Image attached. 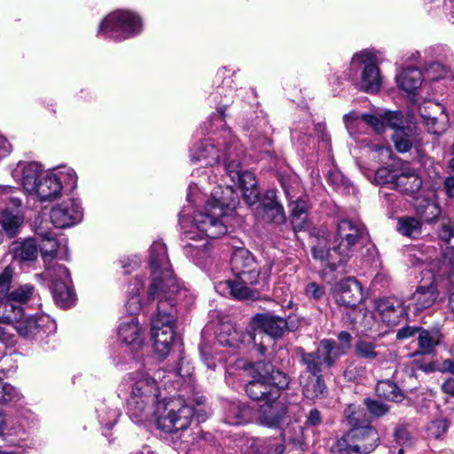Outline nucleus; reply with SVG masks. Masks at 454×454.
Returning <instances> with one entry per match:
<instances>
[{
    "label": "nucleus",
    "instance_id": "obj_37",
    "mask_svg": "<svg viewBox=\"0 0 454 454\" xmlns=\"http://www.w3.org/2000/svg\"><path fill=\"white\" fill-rule=\"evenodd\" d=\"M12 253L20 261H34L38 255V245L34 239H27L21 243L13 245Z\"/></svg>",
    "mask_w": 454,
    "mask_h": 454
},
{
    "label": "nucleus",
    "instance_id": "obj_30",
    "mask_svg": "<svg viewBox=\"0 0 454 454\" xmlns=\"http://www.w3.org/2000/svg\"><path fill=\"white\" fill-rule=\"evenodd\" d=\"M35 235L40 239L38 247H40L44 265L51 263L52 260L57 256L59 248V242L55 233L40 225L35 228Z\"/></svg>",
    "mask_w": 454,
    "mask_h": 454
},
{
    "label": "nucleus",
    "instance_id": "obj_18",
    "mask_svg": "<svg viewBox=\"0 0 454 454\" xmlns=\"http://www.w3.org/2000/svg\"><path fill=\"white\" fill-rule=\"evenodd\" d=\"M344 354V348L338 347L334 340H323L315 353H308L302 356V361L307 365L310 373L318 374L322 367H331L334 362Z\"/></svg>",
    "mask_w": 454,
    "mask_h": 454
},
{
    "label": "nucleus",
    "instance_id": "obj_22",
    "mask_svg": "<svg viewBox=\"0 0 454 454\" xmlns=\"http://www.w3.org/2000/svg\"><path fill=\"white\" fill-rule=\"evenodd\" d=\"M333 294L336 302L345 307L353 308L363 300L362 286L354 278L337 282L333 288Z\"/></svg>",
    "mask_w": 454,
    "mask_h": 454
},
{
    "label": "nucleus",
    "instance_id": "obj_56",
    "mask_svg": "<svg viewBox=\"0 0 454 454\" xmlns=\"http://www.w3.org/2000/svg\"><path fill=\"white\" fill-rule=\"evenodd\" d=\"M358 121L359 115L356 112H350L344 116V122L350 135L355 133Z\"/></svg>",
    "mask_w": 454,
    "mask_h": 454
},
{
    "label": "nucleus",
    "instance_id": "obj_42",
    "mask_svg": "<svg viewBox=\"0 0 454 454\" xmlns=\"http://www.w3.org/2000/svg\"><path fill=\"white\" fill-rule=\"evenodd\" d=\"M397 229L402 235L415 238L421 232V223L414 217H403L398 220Z\"/></svg>",
    "mask_w": 454,
    "mask_h": 454
},
{
    "label": "nucleus",
    "instance_id": "obj_15",
    "mask_svg": "<svg viewBox=\"0 0 454 454\" xmlns=\"http://www.w3.org/2000/svg\"><path fill=\"white\" fill-rule=\"evenodd\" d=\"M352 66L362 70L358 87L367 93H375L380 90L382 77L377 66L375 54L364 50L354 55Z\"/></svg>",
    "mask_w": 454,
    "mask_h": 454
},
{
    "label": "nucleus",
    "instance_id": "obj_31",
    "mask_svg": "<svg viewBox=\"0 0 454 454\" xmlns=\"http://www.w3.org/2000/svg\"><path fill=\"white\" fill-rule=\"evenodd\" d=\"M300 383L306 398L316 400L325 396L326 387L319 373L314 376V373L306 370L300 377Z\"/></svg>",
    "mask_w": 454,
    "mask_h": 454
},
{
    "label": "nucleus",
    "instance_id": "obj_33",
    "mask_svg": "<svg viewBox=\"0 0 454 454\" xmlns=\"http://www.w3.org/2000/svg\"><path fill=\"white\" fill-rule=\"evenodd\" d=\"M436 285L432 282L428 286H418L412 295L413 305L417 311H422L431 307L438 298Z\"/></svg>",
    "mask_w": 454,
    "mask_h": 454
},
{
    "label": "nucleus",
    "instance_id": "obj_46",
    "mask_svg": "<svg viewBox=\"0 0 454 454\" xmlns=\"http://www.w3.org/2000/svg\"><path fill=\"white\" fill-rule=\"evenodd\" d=\"M356 348L359 356L370 360L375 359L380 354L375 350V344L369 340H361L357 341Z\"/></svg>",
    "mask_w": 454,
    "mask_h": 454
},
{
    "label": "nucleus",
    "instance_id": "obj_17",
    "mask_svg": "<svg viewBox=\"0 0 454 454\" xmlns=\"http://www.w3.org/2000/svg\"><path fill=\"white\" fill-rule=\"evenodd\" d=\"M226 174L241 189L244 200L248 205L254 204L259 199V189L255 176L252 172L242 171L239 158L231 159V153H226Z\"/></svg>",
    "mask_w": 454,
    "mask_h": 454
},
{
    "label": "nucleus",
    "instance_id": "obj_1",
    "mask_svg": "<svg viewBox=\"0 0 454 454\" xmlns=\"http://www.w3.org/2000/svg\"><path fill=\"white\" fill-rule=\"evenodd\" d=\"M151 281L148 299L157 300V314L152 319V338L155 352L165 357L170 352L175 340L174 307L177 303L188 304L192 294L185 287H181L176 279L167 254L165 244L155 241L149 250Z\"/></svg>",
    "mask_w": 454,
    "mask_h": 454
},
{
    "label": "nucleus",
    "instance_id": "obj_40",
    "mask_svg": "<svg viewBox=\"0 0 454 454\" xmlns=\"http://www.w3.org/2000/svg\"><path fill=\"white\" fill-rule=\"evenodd\" d=\"M376 392L379 396L393 402H400L403 394L399 387L390 380H381L377 384Z\"/></svg>",
    "mask_w": 454,
    "mask_h": 454
},
{
    "label": "nucleus",
    "instance_id": "obj_32",
    "mask_svg": "<svg viewBox=\"0 0 454 454\" xmlns=\"http://www.w3.org/2000/svg\"><path fill=\"white\" fill-rule=\"evenodd\" d=\"M400 192L407 195H414L416 192L420 193L423 190L422 180L417 173L411 168L403 169L395 179V186Z\"/></svg>",
    "mask_w": 454,
    "mask_h": 454
},
{
    "label": "nucleus",
    "instance_id": "obj_21",
    "mask_svg": "<svg viewBox=\"0 0 454 454\" xmlns=\"http://www.w3.org/2000/svg\"><path fill=\"white\" fill-rule=\"evenodd\" d=\"M118 338L132 353H137L145 342V328L137 317H124L118 326Z\"/></svg>",
    "mask_w": 454,
    "mask_h": 454
},
{
    "label": "nucleus",
    "instance_id": "obj_7",
    "mask_svg": "<svg viewBox=\"0 0 454 454\" xmlns=\"http://www.w3.org/2000/svg\"><path fill=\"white\" fill-rule=\"evenodd\" d=\"M124 384L130 389L127 399L128 414L136 423L150 419L158 403H162L160 391L155 376L148 372L137 371L128 374Z\"/></svg>",
    "mask_w": 454,
    "mask_h": 454
},
{
    "label": "nucleus",
    "instance_id": "obj_57",
    "mask_svg": "<svg viewBox=\"0 0 454 454\" xmlns=\"http://www.w3.org/2000/svg\"><path fill=\"white\" fill-rule=\"evenodd\" d=\"M419 331V328L411 327V326H405L401 328L396 334V338L398 340H405L411 336H413L417 332Z\"/></svg>",
    "mask_w": 454,
    "mask_h": 454
},
{
    "label": "nucleus",
    "instance_id": "obj_10",
    "mask_svg": "<svg viewBox=\"0 0 454 454\" xmlns=\"http://www.w3.org/2000/svg\"><path fill=\"white\" fill-rule=\"evenodd\" d=\"M12 270L5 268L0 274V319H12L14 315L23 314V305L35 296V287L25 284L11 292L8 295Z\"/></svg>",
    "mask_w": 454,
    "mask_h": 454
},
{
    "label": "nucleus",
    "instance_id": "obj_59",
    "mask_svg": "<svg viewBox=\"0 0 454 454\" xmlns=\"http://www.w3.org/2000/svg\"><path fill=\"white\" fill-rule=\"evenodd\" d=\"M14 336L5 327L0 325V341L6 344L12 345L14 342Z\"/></svg>",
    "mask_w": 454,
    "mask_h": 454
},
{
    "label": "nucleus",
    "instance_id": "obj_58",
    "mask_svg": "<svg viewBox=\"0 0 454 454\" xmlns=\"http://www.w3.org/2000/svg\"><path fill=\"white\" fill-rule=\"evenodd\" d=\"M395 438L397 443L404 444L410 439L409 432L403 427H398L395 432Z\"/></svg>",
    "mask_w": 454,
    "mask_h": 454
},
{
    "label": "nucleus",
    "instance_id": "obj_25",
    "mask_svg": "<svg viewBox=\"0 0 454 454\" xmlns=\"http://www.w3.org/2000/svg\"><path fill=\"white\" fill-rule=\"evenodd\" d=\"M414 207L417 214L426 222L431 223L441 214L440 207L436 201V192L431 189H423L415 197Z\"/></svg>",
    "mask_w": 454,
    "mask_h": 454
},
{
    "label": "nucleus",
    "instance_id": "obj_4",
    "mask_svg": "<svg viewBox=\"0 0 454 454\" xmlns=\"http://www.w3.org/2000/svg\"><path fill=\"white\" fill-rule=\"evenodd\" d=\"M231 153V159L239 158L241 150L238 139L231 131H225L221 140L215 141L212 138L201 140L191 149V159L193 162L205 166V169L198 168L193 170L192 176L199 178L198 183L192 182L188 188L187 200L194 201L198 193L207 196L206 184L215 182V175L212 176L215 166L223 160L226 167V153Z\"/></svg>",
    "mask_w": 454,
    "mask_h": 454
},
{
    "label": "nucleus",
    "instance_id": "obj_26",
    "mask_svg": "<svg viewBox=\"0 0 454 454\" xmlns=\"http://www.w3.org/2000/svg\"><path fill=\"white\" fill-rule=\"evenodd\" d=\"M236 445L243 454H283L285 451L283 444L252 437H240Z\"/></svg>",
    "mask_w": 454,
    "mask_h": 454
},
{
    "label": "nucleus",
    "instance_id": "obj_38",
    "mask_svg": "<svg viewBox=\"0 0 454 454\" xmlns=\"http://www.w3.org/2000/svg\"><path fill=\"white\" fill-rule=\"evenodd\" d=\"M208 241L201 244L187 243L184 247V254L192 260L195 264L201 265L209 256Z\"/></svg>",
    "mask_w": 454,
    "mask_h": 454
},
{
    "label": "nucleus",
    "instance_id": "obj_28",
    "mask_svg": "<svg viewBox=\"0 0 454 454\" xmlns=\"http://www.w3.org/2000/svg\"><path fill=\"white\" fill-rule=\"evenodd\" d=\"M247 332L238 331L236 326L231 322H223L220 324L217 333V341L230 348H239L252 343L247 337Z\"/></svg>",
    "mask_w": 454,
    "mask_h": 454
},
{
    "label": "nucleus",
    "instance_id": "obj_3",
    "mask_svg": "<svg viewBox=\"0 0 454 454\" xmlns=\"http://www.w3.org/2000/svg\"><path fill=\"white\" fill-rule=\"evenodd\" d=\"M288 384V377L275 370L272 364L264 362L254 364L252 380L246 386V392L251 399L264 402L260 408L262 424L270 427L279 426L286 412L285 403L279 399L280 389Z\"/></svg>",
    "mask_w": 454,
    "mask_h": 454
},
{
    "label": "nucleus",
    "instance_id": "obj_29",
    "mask_svg": "<svg viewBox=\"0 0 454 454\" xmlns=\"http://www.w3.org/2000/svg\"><path fill=\"white\" fill-rule=\"evenodd\" d=\"M43 317L14 315L12 319H0V322L12 325L20 336L30 339L34 338L40 332Z\"/></svg>",
    "mask_w": 454,
    "mask_h": 454
},
{
    "label": "nucleus",
    "instance_id": "obj_52",
    "mask_svg": "<svg viewBox=\"0 0 454 454\" xmlns=\"http://www.w3.org/2000/svg\"><path fill=\"white\" fill-rule=\"evenodd\" d=\"M304 294L309 299L318 301L323 298L325 294V288L323 286L318 285L316 282H309L305 286Z\"/></svg>",
    "mask_w": 454,
    "mask_h": 454
},
{
    "label": "nucleus",
    "instance_id": "obj_9",
    "mask_svg": "<svg viewBox=\"0 0 454 454\" xmlns=\"http://www.w3.org/2000/svg\"><path fill=\"white\" fill-rule=\"evenodd\" d=\"M195 414L194 408L181 398H173L158 403L153 417L158 427L166 433H175L186 429Z\"/></svg>",
    "mask_w": 454,
    "mask_h": 454
},
{
    "label": "nucleus",
    "instance_id": "obj_6",
    "mask_svg": "<svg viewBox=\"0 0 454 454\" xmlns=\"http://www.w3.org/2000/svg\"><path fill=\"white\" fill-rule=\"evenodd\" d=\"M366 235L365 228L360 223L342 220L337 224L333 247L328 248L325 239H318L312 250L313 256L331 270H334L352 256L356 247Z\"/></svg>",
    "mask_w": 454,
    "mask_h": 454
},
{
    "label": "nucleus",
    "instance_id": "obj_43",
    "mask_svg": "<svg viewBox=\"0 0 454 454\" xmlns=\"http://www.w3.org/2000/svg\"><path fill=\"white\" fill-rule=\"evenodd\" d=\"M439 343L438 333H430L427 331H421L418 338V344L423 354H429Z\"/></svg>",
    "mask_w": 454,
    "mask_h": 454
},
{
    "label": "nucleus",
    "instance_id": "obj_23",
    "mask_svg": "<svg viewBox=\"0 0 454 454\" xmlns=\"http://www.w3.org/2000/svg\"><path fill=\"white\" fill-rule=\"evenodd\" d=\"M43 171L42 166L35 161H20L12 171V176L30 195L35 189L37 180H40Z\"/></svg>",
    "mask_w": 454,
    "mask_h": 454
},
{
    "label": "nucleus",
    "instance_id": "obj_27",
    "mask_svg": "<svg viewBox=\"0 0 454 454\" xmlns=\"http://www.w3.org/2000/svg\"><path fill=\"white\" fill-rule=\"evenodd\" d=\"M257 215L263 221L280 224L285 222L286 215L282 205L277 201L274 191H269L256 208Z\"/></svg>",
    "mask_w": 454,
    "mask_h": 454
},
{
    "label": "nucleus",
    "instance_id": "obj_62",
    "mask_svg": "<svg viewBox=\"0 0 454 454\" xmlns=\"http://www.w3.org/2000/svg\"><path fill=\"white\" fill-rule=\"evenodd\" d=\"M321 422V416L317 410L314 409L310 411L308 417V423L311 426H317Z\"/></svg>",
    "mask_w": 454,
    "mask_h": 454
},
{
    "label": "nucleus",
    "instance_id": "obj_34",
    "mask_svg": "<svg viewBox=\"0 0 454 454\" xmlns=\"http://www.w3.org/2000/svg\"><path fill=\"white\" fill-rule=\"evenodd\" d=\"M398 86L406 92H413L419 89L425 79L421 71L415 67L403 69L395 77Z\"/></svg>",
    "mask_w": 454,
    "mask_h": 454
},
{
    "label": "nucleus",
    "instance_id": "obj_35",
    "mask_svg": "<svg viewBox=\"0 0 454 454\" xmlns=\"http://www.w3.org/2000/svg\"><path fill=\"white\" fill-rule=\"evenodd\" d=\"M251 416L250 408L241 402H232L225 408V422L238 426L249 421Z\"/></svg>",
    "mask_w": 454,
    "mask_h": 454
},
{
    "label": "nucleus",
    "instance_id": "obj_12",
    "mask_svg": "<svg viewBox=\"0 0 454 454\" xmlns=\"http://www.w3.org/2000/svg\"><path fill=\"white\" fill-rule=\"evenodd\" d=\"M389 128L394 130L392 139L399 153H406L419 143L418 121L414 114H408L404 119L401 114L387 115Z\"/></svg>",
    "mask_w": 454,
    "mask_h": 454
},
{
    "label": "nucleus",
    "instance_id": "obj_48",
    "mask_svg": "<svg viewBox=\"0 0 454 454\" xmlns=\"http://www.w3.org/2000/svg\"><path fill=\"white\" fill-rule=\"evenodd\" d=\"M364 403L369 412L377 418L385 415L389 411V407L380 401L365 399Z\"/></svg>",
    "mask_w": 454,
    "mask_h": 454
},
{
    "label": "nucleus",
    "instance_id": "obj_61",
    "mask_svg": "<svg viewBox=\"0 0 454 454\" xmlns=\"http://www.w3.org/2000/svg\"><path fill=\"white\" fill-rule=\"evenodd\" d=\"M12 145L8 140L0 134V159L11 153Z\"/></svg>",
    "mask_w": 454,
    "mask_h": 454
},
{
    "label": "nucleus",
    "instance_id": "obj_55",
    "mask_svg": "<svg viewBox=\"0 0 454 454\" xmlns=\"http://www.w3.org/2000/svg\"><path fill=\"white\" fill-rule=\"evenodd\" d=\"M439 237L445 241H449L454 237V223L450 221L443 222L439 231Z\"/></svg>",
    "mask_w": 454,
    "mask_h": 454
},
{
    "label": "nucleus",
    "instance_id": "obj_20",
    "mask_svg": "<svg viewBox=\"0 0 454 454\" xmlns=\"http://www.w3.org/2000/svg\"><path fill=\"white\" fill-rule=\"evenodd\" d=\"M418 114L429 133L441 135L449 127V117L443 106L427 101L418 106Z\"/></svg>",
    "mask_w": 454,
    "mask_h": 454
},
{
    "label": "nucleus",
    "instance_id": "obj_11",
    "mask_svg": "<svg viewBox=\"0 0 454 454\" xmlns=\"http://www.w3.org/2000/svg\"><path fill=\"white\" fill-rule=\"evenodd\" d=\"M286 327L287 324L284 318L269 314H260L253 317L247 328V337L262 354L266 350L264 336L267 335L272 339L279 338L283 335Z\"/></svg>",
    "mask_w": 454,
    "mask_h": 454
},
{
    "label": "nucleus",
    "instance_id": "obj_24",
    "mask_svg": "<svg viewBox=\"0 0 454 454\" xmlns=\"http://www.w3.org/2000/svg\"><path fill=\"white\" fill-rule=\"evenodd\" d=\"M63 185L61 179L55 172L43 173L40 180H37L35 189L30 195L35 196L40 201H51L61 196Z\"/></svg>",
    "mask_w": 454,
    "mask_h": 454
},
{
    "label": "nucleus",
    "instance_id": "obj_50",
    "mask_svg": "<svg viewBox=\"0 0 454 454\" xmlns=\"http://www.w3.org/2000/svg\"><path fill=\"white\" fill-rule=\"evenodd\" d=\"M55 174H58L59 177L61 179L62 185L63 183L66 185L70 186V188H74L76 185L77 176L73 168H63L62 169L58 170V172H55Z\"/></svg>",
    "mask_w": 454,
    "mask_h": 454
},
{
    "label": "nucleus",
    "instance_id": "obj_36",
    "mask_svg": "<svg viewBox=\"0 0 454 454\" xmlns=\"http://www.w3.org/2000/svg\"><path fill=\"white\" fill-rule=\"evenodd\" d=\"M23 222L24 216L19 210L4 209L0 214V224L10 237H13L20 232Z\"/></svg>",
    "mask_w": 454,
    "mask_h": 454
},
{
    "label": "nucleus",
    "instance_id": "obj_45",
    "mask_svg": "<svg viewBox=\"0 0 454 454\" xmlns=\"http://www.w3.org/2000/svg\"><path fill=\"white\" fill-rule=\"evenodd\" d=\"M18 190L9 185H0V200L13 207H19L21 200L16 196Z\"/></svg>",
    "mask_w": 454,
    "mask_h": 454
},
{
    "label": "nucleus",
    "instance_id": "obj_54",
    "mask_svg": "<svg viewBox=\"0 0 454 454\" xmlns=\"http://www.w3.org/2000/svg\"><path fill=\"white\" fill-rule=\"evenodd\" d=\"M139 294L140 289L137 287L136 294L131 296L126 303V309L131 314L130 316H134V314L137 313L141 309Z\"/></svg>",
    "mask_w": 454,
    "mask_h": 454
},
{
    "label": "nucleus",
    "instance_id": "obj_13",
    "mask_svg": "<svg viewBox=\"0 0 454 454\" xmlns=\"http://www.w3.org/2000/svg\"><path fill=\"white\" fill-rule=\"evenodd\" d=\"M141 28L138 16L129 11L118 10L109 13L101 21L98 32L122 40L139 33Z\"/></svg>",
    "mask_w": 454,
    "mask_h": 454
},
{
    "label": "nucleus",
    "instance_id": "obj_49",
    "mask_svg": "<svg viewBox=\"0 0 454 454\" xmlns=\"http://www.w3.org/2000/svg\"><path fill=\"white\" fill-rule=\"evenodd\" d=\"M445 67L440 63L430 64L425 71V79L438 80L443 78L446 75Z\"/></svg>",
    "mask_w": 454,
    "mask_h": 454
},
{
    "label": "nucleus",
    "instance_id": "obj_2",
    "mask_svg": "<svg viewBox=\"0 0 454 454\" xmlns=\"http://www.w3.org/2000/svg\"><path fill=\"white\" fill-rule=\"evenodd\" d=\"M237 203V196L231 186H215L210 192L203 211H197L189 217L183 211L179 223L185 239L196 241L218 239L227 232L229 217Z\"/></svg>",
    "mask_w": 454,
    "mask_h": 454
},
{
    "label": "nucleus",
    "instance_id": "obj_19",
    "mask_svg": "<svg viewBox=\"0 0 454 454\" xmlns=\"http://www.w3.org/2000/svg\"><path fill=\"white\" fill-rule=\"evenodd\" d=\"M83 212L80 201L68 199L54 205L50 211V220L59 229L72 227L82 219Z\"/></svg>",
    "mask_w": 454,
    "mask_h": 454
},
{
    "label": "nucleus",
    "instance_id": "obj_16",
    "mask_svg": "<svg viewBox=\"0 0 454 454\" xmlns=\"http://www.w3.org/2000/svg\"><path fill=\"white\" fill-rule=\"evenodd\" d=\"M44 266L43 274L45 278L51 282V291L56 303L61 308L71 306L74 295L70 287L71 278L68 270L59 263H49Z\"/></svg>",
    "mask_w": 454,
    "mask_h": 454
},
{
    "label": "nucleus",
    "instance_id": "obj_64",
    "mask_svg": "<svg viewBox=\"0 0 454 454\" xmlns=\"http://www.w3.org/2000/svg\"><path fill=\"white\" fill-rule=\"evenodd\" d=\"M439 371L442 372H450L454 375V362L450 359L444 360L442 363Z\"/></svg>",
    "mask_w": 454,
    "mask_h": 454
},
{
    "label": "nucleus",
    "instance_id": "obj_51",
    "mask_svg": "<svg viewBox=\"0 0 454 454\" xmlns=\"http://www.w3.org/2000/svg\"><path fill=\"white\" fill-rule=\"evenodd\" d=\"M397 176V174H393L387 168H380L375 173V181L380 185L391 184L395 186V179Z\"/></svg>",
    "mask_w": 454,
    "mask_h": 454
},
{
    "label": "nucleus",
    "instance_id": "obj_8",
    "mask_svg": "<svg viewBox=\"0 0 454 454\" xmlns=\"http://www.w3.org/2000/svg\"><path fill=\"white\" fill-rule=\"evenodd\" d=\"M346 412L352 428L337 440L334 450L369 454L380 442L378 431L369 424L360 421V412L356 411L354 406H349Z\"/></svg>",
    "mask_w": 454,
    "mask_h": 454
},
{
    "label": "nucleus",
    "instance_id": "obj_14",
    "mask_svg": "<svg viewBox=\"0 0 454 454\" xmlns=\"http://www.w3.org/2000/svg\"><path fill=\"white\" fill-rule=\"evenodd\" d=\"M403 309L402 301L396 298L380 299L376 302L375 314L366 312L361 324L367 331L378 332L380 323L375 318L379 317L383 325L392 327L399 324Z\"/></svg>",
    "mask_w": 454,
    "mask_h": 454
},
{
    "label": "nucleus",
    "instance_id": "obj_41",
    "mask_svg": "<svg viewBox=\"0 0 454 454\" xmlns=\"http://www.w3.org/2000/svg\"><path fill=\"white\" fill-rule=\"evenodd\" d=\"M388 114H400L399 112L386 111L383 114L373 115V114H363L361 116L362 121L367 125L371 126L372 129L377 133H382L386 127H389L387 115Z\"/></svg>",
    "mask_w": 454,
    "mask_h": 454
},
{
    "label": "nucleus",
    "instance_id": "obj_5",
    "mask_svg": "<svg viewBox=\"0 0 454 454\" xmlns=\"http://www.w3.org/2000/svg\"><path fill=\"white\" fill-rule=\"evenodd\" d=\"M231 269L235 279H226L215 284L216 292L237 300L256 299L258 294L250 286L259 282L261 267L254 256L246 248L233 251Z\"/></svg>",
    "mask_w": 454,
    "mask_h": 454
},
{
    "label": "nucleus",
    "instance_id": "obj_60",
    "mask_svg": "<svg viewBox=\"0 0 454 454\" xmlns=\"http://www.w3.org/2000/svg\"><path fill=\"white\" fill-rule=\"evenodd\" d=\"M442 391L451 397H454V379L449 378L441 386Z\"/></svg>",
    "mask_w": 454,
    "mask_h": 454
},
{
    "label": "nucleus",
    "instance_id": "obj_44",
    "mask_svg": "<svg viewBox=\"0 0 454 454\" xmlns=\"http://www.w3.org/2000/svg\"><path fill=\"white\" fill-rule=\"evenodd\" d=\"M20 397V393L14 387L0 380V403H16Z\"/></svg>",
    "mask_w": 454,
    "mask_h": 454
},
{
    "label": "nucleus",
    "instance_id": "obj_63",
    "mask_svg": "<svg viewBox=\"0 0 454 454\" xmlns=\"http://www.w3.org/2000/svg\"><path fill=\"white\" fill-rule=\"evenodd\" d=\"M444 189L446 194L452 198L454 197V176L447 177L444 181Z\"/></svg>",
    "mask_w": 454,
    "mask_h": 454
},
{
    "label": "nucleus",
    "instance_id": "obj_47",
    "mask_svg": "<svg viewBox=\"0 0 454 454\" xmlns=\"http://www.w3.org/2000/svg\"><path fill=\"white\" fill-rule=\"evenodd\" d=\"M448 422L445 419H435L431 421L427 426V434L430 437H441L448 428Z\"/></svg>",
    "mask_w": 454,
    "mask_h": 454
},
{
    "label": "nucleus",
    "instance_id": "obj_53",
    "mask_svg": "<svg viewBox=\"0 0 454 454\" xmlns=\"http://www.w3.org/2000/svg\"><path fill=\"white\" fill-rule=\"evenodd\" d=\"M200 355L204 364L210 369H215L216 366L215 358L213 357L211 347L203 344L200 347Z\"/></svg>",
    "mask_w": 454,
    "mask_h": 454
},
{
    "label": "nucleus",
    "instance_id": "obj_39",
    "mask_svg": "<svg viewBox=\"0 0 454 454\" xmlns=\"http://www.w3.org/2000/svg\"><path fill=\"white\" fill-rule=\"evenodd\" d=\"M290 206L294 228L301 230L307 221L308 202L304 198H300Z\"/></svg>",
    "mask_w": 454,
    "mask_h": 454
}]
</instances>
